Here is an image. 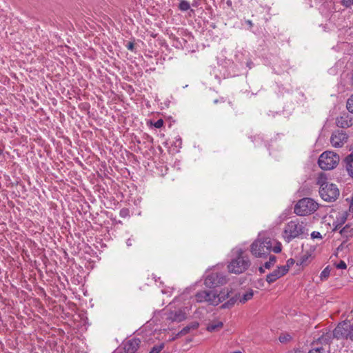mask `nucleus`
Segmentation results:
<instances>
[{
  "label": "nucleus",
  "mask_w": 353,
  "mask_h": 353,
  "mask_svg": "<svg viewBox=\"0 0 353 353\" xmlns=\"http://www.w3.org/2000/svg\"><path fill=\"white\" fill-rule=\"evenodd\" d=\"M128 214V210L126 208H123L120 210V216L121 217H125Z\"/></svg>",
  "instance_id": "40"
},
{
  "label": "nucleus",
  "mask_w": 353,
  "mask_h": 353,
  "mask_svg": "<svg viewBox=\"0 0 353 353\" xmlns=\"http://www.w3.org/2000/svg\"><path fill=\"white\" fill-rule=\"evenodd\" d=\"M336 123L339 128H347L352 125L353 121L348 114H343L336 118Z\"/></svg>",
  "instance_id": "13"
},
{
  "label": "nucleus",
  "mask_w": 353,
  "mask_h": 353,
  "mask_svg": "<svg viewBox=\"0 0 353 353\" xmlns=\"http://www.w3.org/2000/svg\"><path fill=\"white\" fill-rule=\"evenodd\" d=\"M178 8L181 11L185 12L190 9V5L186 0H181Z\"/></svg>",
  "instance_id": "24"
},
{
  "label": "nucleus",
  "mask_w": 353,
  "mask_h": 353,
  "mask_svg": "<svg viewBox=\"0 0 353 353\" xmlns=\"http://www.w3.org/2000/svg\"><path fill=\"white\" fill-rule=\"evenodd\" d=\"M186 319V314L181 310L171 312L167 316V320L170 322H181Z\"/></svg>",
  "instance_id": "14"
},
{
  "label": "nucleus",
  "mask_w": 353,
  "mask_h": 353,
  "mask_svg": "<svg viewBox=\"0 0 353 353\" xmlns=\"http://www.w3.org/2000/svg\"><path fill=\"white\" fill-rule=\"evenodd\" d=\"M230 0H228V2H227V3H228V4H230Z\"/></svg>",
  "instance_id": "53"
},
{
  "label": "nucleus",
  "mask_w": 353,
  "mask_h": 353,
  "mask_svg": "<svg viewBox=\"0 0 353 353\" xmlns=\"http://www.w3.org/2000/svg\"><path fill=\"white\" fill-rule=\"evenodd\" d=\"M343 162L348 174L353 178V151L345 157Z\"/></svg>",
  "instance_id": "15"
},
{
  "label": "nucleus",
  "mask_w": 353,
  "mask_h": 353,
  "mask_svg": "<svg viewBox=\"0 0 353 353\" xmlns=\"http://www.w3.org/2000/svg\"><path fill=\"white\" fill-rule=\"evenodd\" d=\"M245 22L248 26V29L251 30L252 28L253 27V23L252 22V21L248 19V20H245Z\"/></svg>",
  "instance_id": "42"
},
{
  "label": "nucleus",
  "mask_w": 353,
  "mask_h": 353,
  "mask_svg": "<svg viewBox=\"0 0 353 353\" xmlns=\"http://www.w3.org/2000/svg\"><path fill=\"white\" fill-rule=\"evenodd\" d=\"M250 265V261L247 256L243 255V250H237L236 256L232 259L228 265V271L230 273L239 274L244 272Z\"/></svg>",
  "instance_id": "3"
},
{
  "label": "nucleus",
  "mask_w": 353,
  "mask_h": 353,
  "mask_svg": "<svg viewBox=\"0 0 353 353\" xmlns=\"http://www.w3.org/2000/svg\"><path fill=\"white\" fill-rule=\"evenodd\" d=\"M247 65L250 68V65H251V63H247Z\"/></svg>",
  "instance_id": "51"
},
{
  "label": "nucleus",
  "mask_w": 353,
  "mask_h": 353,
  "mask_svg": "<svg viewBox=\"0 0 353 353\" xmlns=\"http://www.w3.org/2000/svg\"><path fill=\"white\" fill-rule=\"evenodd\" d=\"M259 272L261 273H263L264 272V270H263V267H260L259 269Z\"/></svg>",
  "instance_id": "47"
},
{
  "label": "nucleus",
  "mask_w": 353,
  "mask_h": 353,
  "mask_svg": "<svg viewBox=\"0 0 353 353\" xmlns=\"http://www.w3.org/2000/svg\"><path fill=\"white\" fill-rule=\"evenodd\" d=\"M208 296L206 290H201L196 293L195 299L197 302L202 303L205 302V299Z\"/></svg>",
  "instance_id": "21"
},
{
  "label": "nucleus",
  "mask_w": 353,
  "mask_h": 353,
  "mask_svg": "<svg viewBox=\"0 0 353 353\" xmlns=\"http://www.w3.org/2000/svg\"><path fill=\"white\" fill-rule=\"evenodd\" d=\"M141 341L139 339L133 338L123 343L124 353H135L138 350Z\"/></svg>",
  "instance_id": "11"
},
{
  "label": "nucleus",
  "mask_w": 353,
  "mask_h": 353,
  "mask_svg": "<svg viewBox=\"0 0 353 353\" xmlns=\"http://www.w3.org/2000/svg\"><path fill=\"white\" fill-rule=\"evenodd\" d=\"M310 256H311V254H309L308 252H306V253L303 254L300 257L299 261L297 262V265H302V266L307 265L308 260H309Z\"/></svg>",
  "instance_id": "22"
},
{
  "label": "nucleus",
  "mask_w": 353,
  "mask_h": 353,
  "mask_svg": "<svg viewBox=\"0 0 353 353\" xmlns=\"http://www.w3.org/2000/svg\"><path fill=\"white\" fill-rule=\"evenodd\" d=\"M226 283V276L223 273L216 272L208 273L204 281L205 285L209 288H214Z\"/></svg>",
  "instance_id": "8"
},
{
  "label": "nucleus",
  "mask_w": 353,
  "mask_h": 353,
  "mask_svg": "<svg viewBox=\"0 0 353 353\" xmlns=\"http://www.w3.org/2000/svg\"><path fill=\"white\" fill-rule=\"evenodd\" d=\"M319 208V204L311 198L300 199L294 206V212L298 216H306L314 213Z\"/></svg>",
  "instance_id": "4"
},
{
  "label": "nucleus",
  "mask_w": 353,
  "mask_h": 353,
  "mask_svg": "<svg viewBox=\"0 0 353 353\" xmlns=\"http://www.w3.org/2000/svg\"><path fill=\"white\" fill-rule=\"evenodd\" d=\"M349 226L347 225H345L341 231H340V233L341 234L342 236H345L346 237H347L349 236L348 234V232H350L349 230Z\"/></svg>",
  "instance_id": "33"
},
{
  "label": "nucleus",
  "mask_w": 353,
  "mask_h": 353,
  "mask_svg": "<svg viewBox=\"0 0 353 353\" xmlns=\"http://www.w3.org/2000/svg\"><path fill=\"white\" fill-rule=\"evenodd\" d=\"M230 0H228V2H227V3H228V4H230Z\"/></svg>",
  "instance_id": "52"
},
{
  "label": "nucleus",
  "mask_w": 353,
  "mask_h": 353,
  "mask_svg": "<svg viewBox=\"0 0 353 353\" xmlns=\"http://www.w3.org/2000/svg\"><path fill=\"white\" fill-rule=\"evenodd\" d=\"M341 4L345 8H350L353 6V0H341Z\"/></svg>",
  "instance_id": "32"
},
{
  "label": "nucleus",
  "mask_w": 353,
  "mask_h": 353,
  "mask_svg": "<svg viewBox=\"0 0 353 353\" xmlns=\"http://www.w3.org/2000/svg\"><path fill=\"white\" fill-rule=\"evenodd\" d=\"M294 263V260L293 259H290L287 261L286 265H282L281 267H287L288 272L289 271V268L292 266Z\"/></svg>",
  "instance_id": "36"
},
{
  "label": "nucleus",
  "mask_w": 353,
  "mask_h": 353,
  "mask_svg": "<svg viewBox=\"0 0 353 353\" xmlns=\"http://www.w3.org/2000/svg\"><path fill=\"white\" fill-rule=\"evenodd\" d=\"M163 125V120L160 119L159 120H157V121H155L154 123H153V125L156 128H161Z\"/></svg>",
  "instance_id": "35"
},
{
  "label": "nucleus",
  "mask_w": 353,
  "mask_h": 353,
  "mask_svg": "<svg viewBox=\"0 0 353 353\" xmlns=\"http://www.w3.org/2000/svg\"><path fill=\"white\" fill-rule=\"evenodd\" d=\"M164 347V344L161 343L159 345H154L149 353H159Z\"/></svg>",
  "instance_id": "31"
},
{
  "label": "nucleus",
  "mask_w": 353,
  "mask_h": 353,
  "mask_svg": "<svg viewBox=\"0 0 353 353\" xmlns=\"http://www.w3.org/2000/svg\"><path fill=\"white\" fill-rule=\"evenodd\" d=\"M225 100L223 97H221L220 99L214 100V103L216 104L218 103H224Z\"/></svg>",
  "instance_id": "44"
},
{
  "label": "nucleus",
  "mask_w": 353,
  "mask_h": 353,
  "mask_svg": "<svg viewBox=\"0 0 353 353\" xmlns=\"http://www.w3.org/2000/svg\"><path fill=\"white\" fill-rule=\"evenodd\" d=\"M223 326V322L220 321H212L207 325V330L209 332H215L222 328Z\"/></svg>",
  "instance_id": "19"
},
{
  "label": "nucleus",
  "mask_w": 353,
  "mask_h": 353,
  "mask_svg": "<svg viewBox=\"0 0 353 353\" xmlns=\"http://www.w3.org/2000/svg\"><path fill=\"white\" fill-rule=\"evenodd\" d=\"M135 242V239H134L132 236L130 237L126 241V245L128 247L132 246L133 243Z\"/></svg>",
  "instance_id": "39"
},
{
  "label": "nucleus",
  "mask_w": 353,
  "mask_h": 353,
  "mask_svg": "<svg viewBox=\"0 0 353 353\" xmlns=\"http://www.w3.org/2000/svg\"><path fill=\"white\" fill-rule=\"evenodd\" d=\"M176 141L177 142H179V145H181L182 143V140L180 137H179L177 139H176Z\"/></svg>",
  "instance_id": "46"
},
{
  "label": "nucleus",
  "mask_w": 353,
  "mask_h": 353,
  "mask_svg": "<svg viewBox=\"0 0 353 353\" xmlns=\"http://www.w3.org/2000/svg\"><path fill=\"white\" fill-rule=\"evenodd\" d=\"M332 332L337 339H350L353 341V325L349 321L339 323Z\"/></svg>",
  "instance_id": "7"
},
{
  "label": "nucleus",
  "mask_w": 353,
  "mask_h": 353,
  "mask_svg": "<svg viewBox=\"0 0 353 353\" xmlns=\"http://www.w3.org/2000/svg\"><path fill=\"white\" fill-rule=\"evenodd\" d=\"M350 215L353 218V201H352L351 204L350 205L348 213L345 212V214H343V216L342 217L341 223H343L345 221V220L347 219V216H350Z\"/></svg>",
  "instance_id": "28"
},
{
  "label": "nucleus",
  "mask_w": 353,
  "mask_h": 353,
  "mask_svg": "<svg viewBox=\"0 0 353 353\" xmlns=\"http://www.w3.org/2000/svg\"><path fill=\"white\" fill-rule=\"evenodd\" d=\"M347 134L343 130L335 131L331 136L330 142L335 148H341L347 140Z\"/></svg>",
  "instance_id": "9"
},
{
  "label": "nucleus",
  "mask_w": 353,
  "mask_h": 353,
  "mask_svg": "<svg viewBox=\"0 0 353 353\" xmlns=\"http://www.w3.org/2000/svg\"><path fill=\"white\" fill-rule=\"evenodd\" d=\"M317 183L320 185L319 194L323 200L334 202L339 198L340 192L337 185L326 181L323 175L319 177Z\"/></svg>",
  "instance_id": "2"
},
{
  "label": "nucleus",
  "mask_w": 353,
  "mask_h": 353,
  "mask_svg": "<svg viewBox=\"0 0 353 353\" xmlns=\"http://www.w3.org/2000/svg\"><path fill=\"white\" fill-rule=\"evenodd\" d=\"M287 353H304L299 349H294L292 350L288 351ZM307 353H325V349L323 346H312V348L309 350Z\"/></svg>",
  "instance_id": "18"
},
{
  "label": "nucleus",
  "mask_w": 353,
  "mask_h": 353,
  "mask_svg": "<svg viewBox=\"0 0 353 353\" xmlns=\"http://www.w3.org/2000/svg\"><path fill=\"white\" fill-rule=\"evenodd\" d=\"M286 273H288L287 267H278L277 269L274 270L272 272L267 275L266 281L269 283H274L278 279L285 275Z\"/></svg>",
  "instance_id": "10"
},
{
  "label": "nucleus",
  "mask_w": 353,
  "mask_h": 353,
  "mask_svg": "<svg viewBox=\"0 0 353 353\" xmlns=\"http://www.w3.org/2000/svg\"><path fill=\"white\" fill-rule=\"evenodd\" d=\"M125 47L127 48V49L130 51H132L133 52L134 50V42H128L126 45H125Z\"/></svg>",
  "instance_id": "38"
},
{
  "label": "nucleus",
  "mask_w": 353,
  "mask_h": 353,
  "mask_svg": "<svg viewBox=\"0 0 353 353\" xmlns=\"http://www.w3.org/2000/svg\"><path fill=\"white\" fill-rule=\"evenodd\" d=\"M230 292L228 290H223L219 294L216 293V297L220 299V303L229 298Z\"/></svg>",
  "instance_id": "23"
},
{
  "label": "nucleus",
  "mask_w": 353,
  "mask_h": 353,
  "mask_svg": "<svg viewBox=\"0 0 353 353\" xmlns=\"http://www.w3.org/2000/svg\"><path fill=\"white\" fill-rule=\"evenodd\" d=\"M272 251L279 253L281 244L265 234H259L250 245V252L256 258H266Z\"/></svg>",
  "instance_id": "1"
},
{
  "label": "nucleus",
  "mask_w": 353,
  "mask_h": 353,
  "mask_svg": "<svg viewBox=\"0 0 353 353\" xmlns=\"http://www.w3.org/2000/svg\"><path fill=\"white\" fill-rule=\"evenodd\" d=\"M252 139L256 146H260L264 143L263 139L260 135L254 136Z\"/></svg>",
  "instance_id": "29"
},
{
  "label": "nucleus",
  "mask_w": 353,
  "mask_h": 353,
  "mask_svg": "<svg viewBox=\"0 0 353 353\" xmlns=\"http://www.w3.org/2000/svg\"><path fill=\"white\" fill-rule=\"evenodd\" d=\"M330 268L329 266H327L325 268H324V270L321 272V274H320V279L321 281H325L326 280L329 276H330Z\"/></svg>",
  "instance_id": "27"
},
{
  "label": "nucleus",
  "mask_w": 353,
  "mask_h": 353,
  "mask_svg": "<svg viewBox=\"0 0 353 353\" xmlns=\"http://www.w3.org/2000/svg\"><path fill=\"white\" fill-rule=\"evenodd\" d=\"M311 237L312 239H321L322 236L319 232L314 231L311 234Z\"/></svg>",
  "instance_id": "37"
},
{
  "label": "nucleus",
  "mask_w": 353,
  "mask_h": 353,
  "mask_svg": "<svg viewBox=\"0 0 353 353\" xmlns=\"http://www.w3.org/2000/svg\"><path fill=\"white\" fill-rule=\"evenodd\" d=\"M336 268L337 269H346L347 265L343 261L341 260L336 264Z\"/></svg>",
  "instance_id": "34"
},
{
  "label": "nucleus",
  "mask_w": 353,
  "mask_h": 353,
  "mask_svg": "<svg viewBox=\"0 0 353 353\" xmlns=\"http://www.w3.org/2000/svg\"><path fill=\"white\" fill-rule=\"evenodd\" d=\"M208 296L205 299V302L210 305H217L220 303V299L216 297V292L214 291H207Z\"/></svg>",
  "instance_id": "16"
},
{
  "label": "nucleus",
  "mask_w": 353,
  "mask_h": 353,
  "mask_svg": "<svg viewBox=\"0 0 353 353\" xmlns=\"http://www.w3.org/2000/svg\"><path fill=\"white\" fill-rule=\"evenodd\" d=\"M200 0H193L192 6L193 7L197 8L200 5Z\"/></svg>",
  "instance_id": "43"
},
{
  "label": "nucleus",
  "mask_w": 353,
  "mask_h": 353,
  "mask_svg": "<svg viewBox=\"0 0 353 353\" xmlns=\"http://www.w3.org/2000/svg\"><path fill=\"white\" fill-rule=\"evenodd\" d=\"M351 85H352V86H353V73H352V75L351 77Z\"/></svg>",
  "instance_id": "48"
},
{
  "label": "nucleus",
  "mask_w": 353,
  "mask_h": 353,
  "mask_svg": "<svg viewBox=\"0 0 353 353\" xmlns=\"http://www.w3.org/2000/svg\"><path fill=\"white\" fill-rule=\"evenodd\" d=\"M247 65L250 68V65H251V63H247Z\"/></svg>",
  "instance_id": "50"
},
{
  "label": "nucleus",
  "mask_w": 353,
  "mask_h": 353,
  "mask_svg": "<svg viewBox=\"0 0 353 353\" xmlns=\"http://www.w3.org/2000/svg\"><path fill=\"white\" fill-rule=\"evenodd\" d=\"M346 108L350 112L353 113V95L347 99Z\"/></svg>",
  "instance_id": "30"
},
{
  "label": "nucleus",
  "mask_w": 353,
  "mask_h": 353,
  "mask_svg": "<svg viewBox=\"0 0 353 353\" xmlns=\"http://www.w3.org/2000/svg\"><path fill=\"white\" fill-rule=\"evenodd\" d=\"M238 299H239V297H238L237 294H235V296L230 297L228 301L225 302L221 305V307L223 308V309L232 307V306H234V305L235 304V303L236 302Z\"/></svg>",
  "instance_id": "20"
},
{
  "label": "nucleus",
  "mask_w": 353,
  "mask_h": 353,
  "mask_svg": "<svg viewBox=\"0 0 353 353\" xmlns=\"http://www.w3.org/2000/svg\"><path fill=\"white\" fill-rule=\"evenodd\" d=\"M199 324L198 322H192L190 324L184 327L177 334V336H181L187 334L191 330H196L199 327Z\"/></svg>",
  "instance_id": "17"
},
{
  "label": "nucleus",
  "mask_w": 353,
  "mask_h": 353,
  "mask_svg": "<svg viewBox=\"0 0 353 353\" xmlns=\"http://www.w3.org/2000/svg\"><path fill=\"white\" fill-rule=\"evenodd\" d=\"M292 339V336L288 333H283L281 334L279 337V341L282 343H288Z\"/></svg>",
  "instance_id": "26"
},
{
  "label": "nucleus",
  "mask_w": 353,
  "mask_h": 353,
  "mask_svg": "<svg viewBox=\"0 0 353 353\" xmlns=\"http://www.w3.org/2000/svg\"><path fill=\"white\" fill-rule=\"evenodd\" d=\"M228 103L232 108H233V103L231 101H229Z\"/></svg>",
  "instance_id": "49"
},
{
  "label": "nucleus",
  "mask_w": 353,
  "mask_h": 353,
  "mask_svg": "<svg viewBox=\"0 0 353 353\" xmlns=\"http://www.w3.org/2000/svg\"><path fill=\"white\" fill-rule=\"evenodd\" d=\"M305 232V227L303 223H299L296 220L288 222L284 228L283 236L285 241L290 243L294 239L299 237Z\"/></svg>",
  "instance_id": "5"
},
{
  "label": "nucleus",
  "mask_w": 353,
  "mask_h": 353,
  "mask_svg": "<svg viewBox=\"0 0 353 353\" xmlns=\"http://www.w3.org/2000/svg\"><path fill=\"white\" fill-rule=\"evenodd\" d=\"M272 266L271 262L269 261H266L263 265V267L266 269H270Z\"/></svg>",
  "instance_id": "45"
},
{
  "label": "nucleus",
  "mask_w": 353,
  "mask_h": 353,
  "mask_svg": "<svg viewBox=\"0 0 353 353\" xmlns=\"http://www.w3.org/2000/svg\"><path fill=\"white\" fill-rule=\"evenodd\" d=\"M333 338H334L333 336V332L329 330L326 332H323V334L312 343V346H319V344L321 346L323 345H328L330 343Z\"/></svg>",
  "instance_id": "12"
},
{
  "label": "nucleus",
  "mask_w": 353,
  "mask_h": 353,
  "mask_svg": "<svg viewBox=\"0 0 353 353\" xmlns=\"http://www.w3.org/2000/svg\"><path fill=\"white\" fill-rule=\"evenodd\" d=\"M253 296V291L251 290L249 292H245L242 297L239 299L241 303H245L248 300L251 299Z\"/></svg>",
  "instance_id": "25"
},
{
  "label": "nucleus",
  "mask_w": 353,
  "mask_h": 353,
  "mask_svg": "<svg viewBox=\"0 0 353 353\" xmlns=\"http://www.w3.org/2000/svg\"><path fill=\"white\" fill-rule=\"evenodd\" d=\"M276 261V257L274 255H270L269 262H271V264L273 265Z\"/></svg>",
  "instance_id": "41"
},
{
  "label": "nucleus",
  "mask_w": 353,
  "mask_h": 353,
  "mask_svg": "<svg viewBox=\"0 0 353 353\" xmlns=\"http://www.w3.org/2000/svg\"><path fill=\"white\" fill-rule=\"evenodd\" d=\"M339 161V156L330 151L323 152L318 160L319 167L324 170H330L334 168Z\"/></svg>",
  "instance_id": "6"
}]
</instances>
